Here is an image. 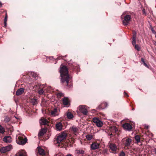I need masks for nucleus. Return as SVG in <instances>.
<instances>
[{
    "label": "nucleus",
    "mask_w": 156,
    "mask_h": 156,
    "mask_svg": "<svg viewBox=\"0 0 156 156\" xmlns=\"http://www.w3.org/2000/svg\"><path fill=\"white\" fill-rule=\"evenodd\" d=\"M131 19V16L129 15H126L124 17V20H123V23L125 26L128 24Z\"/></svg>",
    "instance_id": "obj_7"
},
{
    "label": "nucleus",
    "mask_w": 156,
    "mask_h": 156,
    "mask_svg": "<svg viewBox=\"0 0 156 156\" xmlns=\"http://www.w3.org/2000/svg\"><path fill=\"white\" fill-rule=\"evenodd\" d=\"M17 154H16L15 156H27V154L26 151L24 150H20L19 151Z\"/></svg>",
    "instance_id": "obj_9"
},
{
    "label": "nucleus",
    "mask_w": 156,
    "mask_h": 156,
    "mask_svg": "<svg viewBox=\"0 0 156 156\" xmlns=\"http://www.w3.org/2000/svg\"><path fill=\"white\" fill-rule=\"evenodd\" d=\"M44 92V90L43 89H40V90H39L38 91V93L40 95L42 94H43Z\"/></svg>",
    "instance_id": "obj_34"
},
{
    "label": "nucleus",
    "mask_w": 156,
    "mask_h": 156,
    "mask_svg": "<svg viewBox=\"0 0 156 156\" xmlns=\"http://www.w3.org/2000/svg\"><path fill=\"white\" fill-rule=\"evenodd\" d=\"M151 30H152V32L153 33H154V34H155L156 33V32L154 30L152 29H151Z\"/></svg>",
    "instance_id": "obj_43"
},
{
    "label": "nucleus",
    "mask_w": 156,
    "mask_h": 156,
    "mask_svg": "<svg viewBox=\"0 0 156 156\" xmlns=\"http://www.w3.org/2000/svg\"><path fill=\"white\" fill-rule=\"evenodd\" d=\"M69 86H69V87H71V84H70Z\"/></svg>",
    "instance_id": "obj_49"
},
{
    "label": "nucleus",
    "mask_w": 156,
    "mask_h": 156,
    "mask_svg": "<svg viewBox=\"0 0 156 156\" xmlns=\"http://www.w3.org/2000/svg\"><path fill=\"white\" fill-rule=\"evenodd\" d=\"M27 139L25 137L24 139L21 136H19L16 139V142L20 145H23L27 142Z\"/></svg>",
    "instance_id": "obj_3"
},
{
    "label": "nucleus",
    "mask_w": 156,
    "mask_h": 156,
    "mask_svg": "<svg viewBox=\"0 0 156 156\" xmlns=\"http://www.w3.org/2000/svg\"><path fill=\"white\" fill-rule=\"evenodd\" d=\"M67 134L65 132H63L58 134L56 136V141L58 144H62L66 139Z\"/></svg>",
    "instance_id": "obj_2"
},
{
    "label": "nucleus",
    "mask_w": 156,
    "mask_h": 156,
    "mask_svg": "<svg viewBox=\"0 0 156 156\" xmlns=\"http://www.w3.org/2000/svg\"><path fill=\"white\" fill-rule=\"evenodd\" d=\"M99 144L96 143H93L90 146V148L91 149L95 150L98 149L99 148Z\"/></svg>",
    "instance_id": "obj_11"
},
{
    "label": "nucleus",
    "mask_w": 156,
    "mask_h": 156,
    "mask_svg": "<svg viewBox=\"0 0 156 156\" xmlns=\"http://www.w3.org/2000/svg\"><path fill=\"white\" fill-rule=\"evenodd\" d=\"M92 120L93 122L96 124L98 127H101L102 126L103 123L99 119L94 117L93 118Z\"/></svg>",
    "instance_id": "obj_6"
},
{
    "label": "nucleus",
    "mask_w": 156,
    "mask_h": 156,
    "mask_svg": "<svg viewBox=\"0 0 156 156\" xmlns=\"http://www.w3.org/2000/svg\"><path fill=\"white\" fill-rule=\"evenodd\" d=\"M24 89L23 88H21L18 90L16 92V95L17 96H19L22 94L24 92Z\"/></svg>",
    "instance_id": "obj_16"
},
{
    "label": "nucleus",
    "mask_w": 156,
    "mask_h": 156,
    "mask_svg": "<svg viewBox=\"0 0 156 156\" xmlns=\"http://www.w3.org/2000/svg\"><path fill=\"white\" fill-rule=\"evenodd\" d=\"M60 73L61 74V80L62 82L63 83L66 81L67 85H68L69 81L71 80L70 78L68 73V69L66 66H61Z\"/></svg>",
    "instance_id": "obj_1"
},
{
    "label": "nucleus",
    "mask_w": 156,
    "mask_h": 156,
    "mask_svg": "<svg viewBox=\"0 0 156 156\" xmlns=\"http://www.w3.org/2000/svg\"><path fill=\"white\" fill-rule=\"evenodd\" d=\"M37 149L38 152L40 155H45V152L44 150L43 149H42L41 147H37Z\"/></svg>",
    "instance_id": "obj_18"
},
{
    "label": "nucleus",
    "mask_w": 156,
    "mask_h": 156,
    "mask_svg": "<svg viewBox=\"0 0 156 156\" xmlns=\"http://www.w3.org/2000/svg\"><path fill=\"white\" fill-rule=\"evenodd\" d=\"M135 139L136 140V141L137 142L139 143L140 141V137L138 135H136L135 136Z\"/></svg>",
    "instance_id": "obj_32"
},
{
    "label": "nucleus",
    "mask_w": 156,
    "mask_h": 156,
    "mask_svg": "<svg viewBox=\"0 0 156 156\" xmlns=\"http://www.w3.org/2000/svg\"><path fill=\"white\" fill-rule=\"evenodd\" d=\"M144 65L146 66V67H148V66L147 65V64L145 63V62H144Z\"/></svg>",
    "instance_id": "obj_44"
},
{
    "label": "nucleus",
    "mask_w": 156,
    "mask_h": 156,
    "mask_svg": "<svg viewBox=\"0 0 156 156\" xmlns=\"http://www.w3.org/2000/svg\"><path fill=\"white\" fill-rule=\"evenodd\" d=\"M79 111L84 115H86L88 111L86 106L85 105H81L79 107Z\"/></svg>",
    "instance_id": "obj_5"
},
{
    "label": "nucleus",
    "mask_w": 156,
    "mask_h": 156,
    "mask_svg": "<svg viewBox=\"0 0 156 156\" xmlns=\"http://www.w3.org/2000/svg\"><path fill=\"white\" fill-rule=\"evenodd\" d=\"M112 135L113 134L112 133L110 134V136H112Z\"/></svg>",
    "instance_id": "obj_50"
},
{
    "label": "nucleus",
    "mask_w": 156,
    "mask_h": 156,
    "mask_svg": "<svg viewBox=\"0 0 156 156\" xmlns=\"http://www.w3.org/2000/svg\"><path fill=\"white\" fill-rule=\"evenodd\" d=\"M31 102L34 105L36 104L37 103V99L35 98H33L31 99Z\"/></svg>",
    "instance_id": "obj_29"
},
{
    "label": "nucleus",
    "mask_w": 156,
    "mask_h": 156,
    "mask_svg": "<svg viewBox=\"0 0 156 156\" xmlns=\"http://www.w3.org/2000/svg\"><path fill=\"white\" fill-rule=\"evenodd\" d=\"M141 61L143 62V64L144 63V62H145L144 59L143 58H142L141 59Z\"/></svg>",
    "instance_id": "obj_41"
},
{
    "label": "nucleus",
    "mask_w": 156,
    "mask_h": 156,
    "mask_svg": "<svg viewBox=\"0 0 156 156\" xmlns=\"http://www.w3.org/2000/svg\"><path fill=\"white\" fill-rule=\"evenodd\" d=\"M66 156H71V155L70 154H67Z\"/></svg>",
    "instance_id": "obj_45"
},
{
    "label": "nucleus",
    "mask_w": 156,
    "mask_h": 156,
    "mask_svg": "<svg viewBox=\"0 0 156 156\" xmlns=\"http://www.w3.org/2000/svg\"><path fill=\"white\" fill-rule=\"evenodd\" d=\"M3 141L6 143H10L12 141V139L10 136H5L3 138Z\"/></svg>",
    "instance_id": "obj_14"
},
{
    "label": "nucleus",
    "mask_w": 156,
    "mask_h": 156,
    "mask_svg": "<svg viewBox=\"0 0 156 156\" xmlns=\"http://www.w3.org/2000/svg\"><path fill=\"white\" fill-rule=\"evenodd\" d=\"M46 132V130L44 129H42L40 130L38 134V137H41L43 136Z\"/></svg>",
    "instance_id": "obj_17"
},
{
    "label": "nucleus",
    "mask_w": 156,
    "mask_h": 156,
    "mask_svg": "<svg viewBox=\"0 0 156 156\" xmlns=\"http://www.w3.org/2000/svg\"><path fill=\"white\" fill-rule=\"evenodd\" d=\"M5 132V130L4 128L1 125H0V133H4Z\"/></svg>",
    "instance_id": "obj_31"
},
{
    "label": "nucleus",
    "mask_w": 156,
    "mask_h": 156,
    "mask_svg": "<svg viewBox=\"0 0 156 156\" xmlns=\"http://www.w3.org/2000/svg\"><path fill=\"white\" fill-rule=\"evenodd\" d=\"M86 138L88 140H91L93 138V136L91 134H88L86 136Z\"/></svg>",
    "instance_id": "obj_22"
},
{
    "label": "nucleus",
    "mask_w": 156,
    "mask_h": 156,
    "mask_svg": "<svg viewBox=\"0 0 156 156\" xmlns=\"http://www.w3.org/2000/svg\"><path fill=\"white\" fill-rule=\"evenodd\" d=\"M142 12L144 14L146 15V13L145 12V9H144L142 10Z\"/></svg>",
    "instance_id": "obj_40"
},
{
    "label": "nucleus",
    "mask_w": 156,
    "mask_h": 156,
    "mask_svg": "<svg viewBox=\"0 0 156 156\" xmlns=\"http://www.w3.org/2000/svg\"><path fill=\"white\" fill-rule=\"evenodd\" d=\"M84 151L82 150H76L75 152L76 153H77L78 155L79 154H84Z\"/></svg>",
    "instance_id": "obj_25"
},
{
    "label": "nucleus",
    "mask_w": 156,
    "mask_h": 156,
    "mask_svg": "<svg viewBox=\"0 0 156 156\" xmlns=\"http://www.w3.org/2000/svg\"><path fill=\"white\" fill-rule=\"evenodd\" d=\"M63 126L61 122H58L55 125V127L57 130L60 131L62 129Z\"/></svg>",
    "instance_id": "obj_15"
},
{
    "label": "nucleus",
    "mask_w": 156,
    "mask_h": 156,
    "mask_svg": "<svg viewBox=\"0 0 156 156\" xmlns=\"http://www.w3.org/2000/svg\"><path fill=\"white\" fill-rule=\"evenodd\" d=\"M125 154L123 151H122L120 152L119 155V156H125Z\"/></svg>",
    "instance_id": "obj_39"
},
{
    "label": "nucleus",
    "mask_w": 156,
    "mask_h": 156,
    "mask_svg": "<svg viewBox=\"0 0 156 156\" xmlns=\"http://www.w3.org/2000/svg\"><path fill=\"white\" fill-rule=\"evenodd\" d=\"M57 95L58 97H60L63 96V94L61 92L58 93L57 94Z\"/></svg>",
    "instance_id": "obj_37"
},
{
    "label": "nucleus",
    "mask_w": 156,
    "mask_h": 156,
    "mask_svg": "<svg viewBox=\"0 0 156 156\" xmlns=\"http://www.w3.org/2000/svg\"><path fill=\"white\" fill-rule=\"evenodd\" d=\"M0 4H1V5H2V4L1 3V2H0Z\"/></svg>",
    "instance_id": "obj_51"
},
{
    "label": "nucleus",
    "mask_w": 156,
    "mask_h": 156,
    "mask_svg": "<svg viewBox=\"0 0 156 156\" xmlns=\"http://www.w3.org/2000/svg\"><path fill=\"white\" fill-rule=\"evenodd\" d=\"M136 40H135V43L134 44L133 43V41H132V44L134 47L135 49H136L138 51H139L140 50V46L136 44Z\"/></svg>",
    "instance_id": "obj_21"
},
{
    "label": "nucleus",
    "mask_w": 156,
    "mask_h": 156,
    "mask_svg": "<svg viewBox=\"0 0 156 156\" xmlns=\"http://www.w3.org/2000/svg\"><path fill=\"white\" fill-rule=\"evenodd\" d=\"M154 44L156 46V41H154Z\"/></svg>",
    "instance_id": "obj_46"
},
{
    "label": "nucleus",
    "mask_w": 156,
    "mask_h": 156,
    "mask_svg": "<svg viewBox=\"0 0 156 156\" xmlns=\"http://www.w3.org/2000/svg\"><path fill=\"white\" fill-rule=\"evenodd\" d=\"M123 128L126 130L130 131L132 128L131 125L129 123H126L123 124Z\"/></svg>",
    "instance_id": "obj_8"
},
{
    "label": "nucleus",
    "mask_w": 156,
    "mask_h": 156,
    "mask_svg": "<svg viewBox=\"0 0 156 156\" xmlns=\"http://www.w3.org/2000/svg\"><path fill=\"white\" fill-rule=\"evenodd\" d=\"M51 115L53 117L56 116L58 115L57 110L55 108L51 110Z\"/></svg>",
    "instance_id": "obj_12"
},
{
    "label": "nucleus",
    "mask_w": 156,
    "mask_h": 156,
    "mask_svg": "<svg viewBox=\"0 0 156 156\" xmlns=\"http://www.w3.org/2000/svg\"><path fill=\"white\" fill-rule=\"evenodd\" d=\"M40 123L41 125H46L48 123V121L46 119L42 117L40 119Z\"/></svg>",
    "instance_id": "obj_13"
},
{
    "label": "nucleus",
    "mask_w": 156,
    "mask_h": 156,
    "mask_svg": "<svg viewBox=\"0 0 156 156\" xmlns=\"http://www.w3.org/2000/svg\"><path fill=\"white\" fill-rule=\"evenodd\" d=\"M107 104L106 103H104L101 104V105H99L98 108L100 109H103L104 108L102 107V106L104 105L105 107H106L107 106Z\"/></svg>",
    "instance_id": "obj_23"
},
{
    "label": "nucleus",
    "mask_w": 156,
    "mask_h": 156,
    "mask_svg": "<svg viewBox=\"0 0 156 156\" xmlns=\"http://www.w3.org/2000/svg\"><path fill=\"white\" fill-rule=\"evenodd\" d=\"M55 155V156H62L63 155V154L61 152L58 151L56 153Z\"/></svg>",
    "instance_id": "obj_36"
},
{
    "label": "nucleus",
    "mask_w": 156,
    "mask_h": 156,
    "mask_svg": "<svg viewBox=\"0 0 156 156\" xmlns=\"http://www.w3.org/2000/svg\"><path fill=\"white\" fill-rule=\"evenodd\" d=\"M72 130L75 134L76 135V133L78 130V129L76 127L73 126L72 127Z\"/></svg>",
    "instance_id": "obj_30"
},
{
    "label": "nucleus",
    "mask_w": 156,
    "mask_h": 156,
    "mask_svg": "<svg viewBox=\"0 0 156 156\" xmlns=\"http://www.w3.org/2000/svg\"><path fill=\"white\" fill-rule=\"evenodd\" d=\"M67 116L68 118L69 119H71L73 117V115L71 112H70L67 113Z\"/></svg>",
    "instance_id": "obj_26"
},
{
    "label": "nucleus",
    "mask_w": 156,
    "mask_h": 156,
    "mask_svg": "<svg viewBox=\"0 0 156 156\" xmlns=\"http://www.w3.org/2000/svg\"><path fill=\"white\" fill-rule=\"evenodd\" d=\"M133 43H135V40H136V32L135 30H133Z\"/></svg>",
    "instance_id": "obj_20"
},
{
    "label": "nucleus",
    "mask_w": 156,
    "mask_h": 156,
    "mask_svg": "<svg viewBox=\"0 0 156 156\" xmlns=\"http://www.w3.org/2000/svg\"><path fill=\"white\" fill-rule=\"evenodd\" d=\"M60 59V57H58L57 59L58 60V59Z\"/></svg>",
    "instance_id": "obj_48"
},
{
    "label": "nucleus",
    "mask_w": 156,
    "mask_h": 156,
    "mask_svg": "<svg viewBox=\"0 0 156 156\" xmlns=\"http://www.w3.org/2000/svg\"><path fill=\"white\" fill-rule=\"evenodd\" d=\"M110 149L112 151H115L117 149V147L114 144H110L109 145Z\"/></svg>",
    "instance_id": "obj_19"
},
{
    "label": "nucleus",
    "mask_w": 156,
    "mask_h": 156,
    "mask_svg": "<svg viewBox=\"0 0 156 156\" xmlns=\"http://www.w3.org/2000/svg\"><path fill=\"white\" fill-rule=\"evenodd\" d=\"M62 102L64 105L69 106L70 105L69 101L67 98L64 97L62 99Z\"/></svg>",
    "instance_id": "obj_10"
},
{
    "label": "nucleus",
    "mask_w": 156,
    "mask_h": 156,
    "mask_svg": "<svg viewBox=\"0 0 156 156\" xmlns=\"http://www.w3.org/2000/svg\"><path fill=\"white\" fill-rule=\"evenodd\" d=\"M31 75H32V76L35 78L37 76V74L34 72L31 73Z\"/></svg>",
    "instance_id": "obj_38"
},
{
    "label": "nucleus",
    "mask_w": 156,
    "mask_h": 156,
    "mask_svg": "<svg viewBox=\"0 0 156 156\" xmlns=\"http://www.w3.org/2000/svg\"><path fill=\"white\" fill-rule=\"evenodd\" d=\"M8 16L7 13H6L5 14V17L4 22V25L5 27H6V22L7 20Z\"/></svg>",
    "instance_id": "obj_24"
},
{
    "label": "nucleus",
    "mask_w": 156,
    "mask_h": 156,
    "mask_svg": "<svg viewBox=\"0 0 156 156\" xmlns=\"http://www.w3.org/2000/svg\"><path fill=\"white\" fill-rule=\"evenodd\" d=\"M155 37L156 38V35L155 36Z\"/></svg>",
    "instance_id": "obj_52"
},
{
    "label": "nucleus",
    "mask_w": 156,
    "mask_h": 156,
    "mask_svg": "<svg viewBox=\"0 0 156 156\" xmlns=\"http://www.w3.org/2000/svg\"><path fill=\"white\" fill-rule=\"evenodd\" d=\"M111 130L113 133H116L118 131V129L115 126H113L111 128Z\"/></svg>",
    "instance_id": "obj_27"
},
{
    "label": "nucleus",
    "mask_w": 156,
    "mask_h": 156,
    "mask_svg": "<svg viewBox=\"0 0 156 156\" xmlns=\"http://www.w3.org/2000/svg\"><path fill=\"white\" fill-rule=\"evenodd\" d=\"M10 120V118L8 117H6L4 119V122H7L9 121Z\"/></svg>",
    "instance_id": "obj_35"
},
{
    "label": "nucleus",
    "mask_w": 156,
    "mask_h": 156,
    "mask_svg": "<svg viewBox=\"0 0 156 156\" xmlns=\"http://www.w3.org/2000/svg\"><path fill=\"white\" fill-rule=\"evenodd\" d=\"M145 127L146 129H148V126H145Z\"/></svg>",
    "instance_id": "obj_47"
},
{
    "label": "nucleus",
    "mask_w": 156,
    "mask_h": 156,
    "mask_svg": "<svg viewBox=\"0 0 156 156\" xmlns=\"http://www.w3.org/2000/svg\"><path fill=\"white\" fill-rule=\"evenodd\" d=\"M6 149L7 150V151H10L12 148V146L11 145H9V146H6L5 147Z\"/></svg>",
    "instance_id": "obj_33"
},
{
    "label": "nucleus",
    "mask_w": 156,
    "mask_h": 156,
    "mask_svg": "<svg viewBox=\"0 0 156 156\" xmlns=\"http://www.w3.org/2000/svg\"><path fill=\"white\" fill-rule=\"evenodd\" d=\"M124 94L125 96H126L127 97L129 96L128 94L126 93L125 92H124Z\"/></svg>",
    "instance_id": "obj_42"
},
{
    "label": "nucleus",
    "mask_w": 156,
    "mask_h": 156,
    "mask_svg": "<svg viewBox=\"0 0 156 156\" xmlns=\"http://www.w3.org/2000/svg\"><path fill=\"white\" fill-rule=\"evenodd\" d=\"M122 143L126 147H129L132 142L131 139L127 137L123 138L122 140Z\"/></svg>",
    "instance_id": "obj_4"
},
{
    "label": "nucleus",
    "mask_w": 156,
    "mask_h": 156,
    "mask_svg": "<svg viewBox=\"0 0 156 156\" xmlns=\"http://www.w3.org/2000/svg\"><path fill=\"white\" fill-rule=\"evenodd\" d=\"M0 151L2 153H5L8 151H7L5 147H2L1 149H0Z\"/></svg>",
    "instance_id": "obj_28"
}]
</instances>
